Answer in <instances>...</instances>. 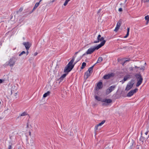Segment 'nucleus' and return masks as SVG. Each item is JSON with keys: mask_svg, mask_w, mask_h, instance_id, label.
<instances>
[{"mask_svg": "<svg viewBox=\"0 0 149 149\" xmlns=\"http://www.w3.org/2000/svg\"><path fill=\"white\" fill-rule=\"evenodd\" d=\"M149 1V0H141V2H144V3L148 2Z\"/></svg>", "mask_w": 149, "mask_h": 149, "instance_id": "obj_27", "label": "nucleus"}, {"mask_svg": "<svg viewBox=\"0 0 149 149\" xmlns=\"http://www.w3.org/2000/svg\"><path fill=\"white\" fill-rule=\"evenodd\" d=\"M86 65V63L85 62H83L82 63L81 67V69H83Z\"/></svg>", "mask_w": 149, "mask_h": 149, "instance_id": "obj_22", "label": "nucleus"}, {"mask_svg": "<svg viewBox=\"0 0 149 149\" xmlns=\"http://www.w3.org/2000/svg\"><path fill=\"white\" fill-rule=\"evenodd\" d=\"M101 11V9H99L97 12V13H100Z\"/></svg>", "mask_w": 149, "mask_h": 149, "instance_id": "obj_42", "label": "nucleus"}, {"mask_svg": "<svg viewBox=\"0 0 149 149\" xmlns=\"http://www.w3.org/2000/svg\"><path fill=\"white\" fill-rule=\"evenodd\" d=\"M105 122V120H103L101 122L99 123V124H97L98 126H102Z\"/></svg>", "mask_w": 149, "mask_h": 149, "instance_id": "obj_24", "label": "nucleus"}, {"mask_svg": "<svg viewBox=\"0 0 149 149\" xmlns=\"http://www.w3.org/2000/svg\"><path fill=\"white\" fill-rule=\"evenodd\" d=\"M91 73L88 72H86L85 73L84 75V78L86 79H87L91 75Z\"/></svg>", "mask_w": 149, "mask_h": 149, "instance_id": "obj_14", "label": "nucleus"}, {"mask_svg": "<svg viewBox=\"0 0 149 149\" xmlns=\"http://www.w3.org/2000/svg\"><path fill=\"white\" fill-rule=\"evenodd\" d=\"M50 93V92L49 91H47V93H45L43 95V97H46L47 96L49 95Z\"/></svg>", "mask_w": 149, "mask_h": 149, "instance_id": "obj_20", "label": "nucleus"}, {"mask_svg": "<svg viewBox=\"0 0 149 149\" xmlns=\"http://www.w3.org/2000/svg\"><path fill=\"white\" fill-rule=\"evenodd\" d=\"M23 45L25 46L26 50H29L31 45V44L28 42H24Z\"/></svg>", "mask_w": 149, "mask_h": 149, "instance_id": "obj_10", "label": "nucleus"}, {"mask_svg": "<svg viewBox=\"0 0 149 149\" xmlns=\"http://www.w3.org/2000/svg\"><path fill=\"white\" fill-rule=\"evenodd\" d=\"M55 0H53L52 1V2H54Z\"/></svg>", "mask_w": 149, "mask_h": 149, "instance_id": "obj_48", "label": "nucleus"}, {"mask_svg": "<svg viewBox=\"0 0 149 149\" xmlns=\"http://www.w3.org/2000/svg\"><path fill=\"white\" fill-rule=\"evenodd\" d=\"M33 58H32L31 59H32V60H33Z\"/></svg>", "mask_w": 149, "mask_h": 149, "instance_id": "obj_51", "label": "nucleus"}, {"mask_svg": "<svg viewBox=\"0 0 149 149\" xmlns=\"http://www.w3.org/2000/svg\"><path fill=\"white\" fill-rule=\"evenodd\" d=\"M40 4V2H37L35 4L34 7L33 9V11H34L39 6Z\"/></svg>", "mask_w": 149, "mask_h": 149, "instance_id": "obj_18", "label": "nucleus"}, {"mask_svg": "<svg viewBox=\"0 0 149 149\" xmlns=\"http://www.w3.org/2000/svg\"><path fill=\"white\" fill-rule=\"evenodd\" d=\"M118 11L120 12H121L122 11V9L121 8H120L118 9Z\"/></svg>", "mask_w": 149, "mask_h": 149, "instance_id": "obj_34", "label": "nucleus"}, {"mask_svg": "<svg viewBox=\"0 0 149 149\" xmlns=\"http://www.w3.org/2000/svg\"><path fill=\"white\" fill-rule=\"evenodd\" d=\"M113 73L107 74L104 76L103 78L104 79H108L111 77L113 76Z\"/></svg>", "mask_w": 149, "mask_h": 149, "instance_id": "obj_13", "label": "nucleus"}, {"mask_svg": "<svg viewBox=\"0 0 149 149\" xmlns=\"http://www.w3.org/2000/svg\"><path fill=\"white\" fill-rule=\"evenodd\" d=\"M102 82H99L97 83V86L96 88V90H99L101 89L102 87Z\"/></svg>", "mask_w": 149, "mask_h": 149, "instance_id": "obj_12", "label": "nucleus"}, {"mask_svg": "<svg viewBox=\"0 0 149 149\" xmlns=\"http://www.w3.org/2000/svg\"><path fill=\"white\" fill-rule=\"evenodd\" d=\"M16 61L15 58L14 57H12L8 61V65L10 67L13 66L15 65Z\"/></svg>", "mask_w": 149, "mask_h": 149, "instance_id": "obj_6", "label": "nucleus"}, {"mask_svg": "<svg viewBox=\"0 0 149 149\" xmlns=\"http://www.w3.org/2000/svg\"><path fill=\"white\" fill-rule=\"evenodd\" d=\"M28 115V113L26 111H24V112L22 113L21 114H20L19 116L18 117V118L19 117H20L22 116H25L27 115Z\"/></svg>", "mask_w": 149, "mask_h": 149, "instance_id": "obj_15", "label": "nucleus"}, {"mask_svg": "<svg viewBox=\"0 0 149 149\" xmlns=\"http://www.w3.org/2000/svg\"><path fill=\"white\" fill-rule=\"evenodd\" d=\"M100 42H101L98 45H100L101 46V47L103 46L105 43L106 42V40H104V38L103 37H101L100 35L99 34L98 36L97 37V40L95 41L94 42V43H98Z\"/></svg>", "mask_w": 149, "mask_h": 149, "instance_id": "obj_2", "label": "nucleus"}, {"mask_svg": "<svg viewBox=\"0 0 149 149\" xmlns=\"http://www.w3.org/2000/svg\"><path fill=\"white\" fill-rule=\"evenodd\" d=\"M12 147L11 145H9L8 146V149H12Z\"/></svg>", "mask_w": 149, "mask_h": 149, "instance_id": "obj_33", "label": "nucleus"}, {"mask_svg": "<svg viewBox=\"0 0 149 149\" xmlns=\"http://www.w3.org/2000/svg\"><path fill=\"white\" fill-rule=\"evenodd\" d=\"M130 30V28L128 27L127 28V32L126 35L124 37V38H127L129 36V31Z\"/></svg>", "mask_w": 149, "mask_h": 149, "instance_id": "obj_19", "label": "nucleus"}, {"mask_svg": "<svg viewBox=\"0 0 149 149\" xmlns=\"http://www.w3.org/2000/svg\"><path fill=\"white\" fill-rule=\"evenodd\" d=\"M29 135H31V133L30 132H29Z\"/></svg>", "mask_w": 149, "mask_h": 149, "instance_id": "obj_44", "label": "nucleus"}, {"mask_svg": "<svg viewBox=\"0 0 149 149\" xmlns=\"http://www.w3.org/2000/svg\"><path fill=\"white\" fill-rule=\"evenodd\" d=\"M95 98L97 100L99 101H101L102 102V100L101 97L97 96L95 97Z\"/></svg>", "mask_w": 149, "mask_h": 149, "instance_id": "obj_23", "label": "nucleus"}, {"mask_svg": "<svg viewBox=\"0 0 149 149\" xmlns=\"http://www.w3.org/2000/svg\"><path fill=\"white\" fill-rule=\"evenodd\" d=\"M42 0H40L39 2H40H40L42 1Z\"/></svg>", "mask_w": 149, "mask_h": 149, "instance_id": "obj_46", "label": "nucleus"}, {"mask_svg": "<svg viewBox=\"0 0 149 149\" xmlns=\"http://www.w3.org/2000/svg\"><path fill=\"white\" fill-rule=\"evenodd\" d=\"M37 54H38L37 52H36L34 53L33 55L34 56H36L37 55Z\"/></svg>", "mask_w": 149, "mask_h": 149, "instance_id": "obj_36", "label": "nucleus"}, {"mask_svg": "<svg viewBox=\"0 0 149 149\" xmlns=\"http://www.w3.org/2000/svg\"><path fill=\"white\" fill-rule=\"evenodd\" d=\"M95 65H93L90 68H89L88 70L87 71V72H89L90 73H91V74L93 72V69L94 66Z\"/></svg>", "mask_w": 149, "mask_h": 149, "instance_id": "obj_16", "label": "nucleus"}, {"mask_svg": "<svg viewBox=\"0 0 149 149\" xmlns=\"http://www.w3.org/2000/svg\"><path fill=\"white\" fill-rule=\"evenodd\" d=\"M29 61H30L31 60H30V59H29Z\"/></svg>", "mask_w": 149, "mask_h": 149, "instance_id": "obj_49", "label": "nucleus"}, {"mask_svg": "<svg viewBox=\"0 0 149 149\" xmlns=\"http://www.w3.org/2000/svg\"><path fill=\"white\" fill-rule=\"evenodd\" d=\"M116 87V85H114L109 87L107 90L106 94H108L110 93L114 90Z\"/></svg>", "mask_w": 149, "mask_h": 149, "instance_id": "obj_7", "label": "nucleus"}, {"mask_svg": "<svg viewBox=\"0 0 149 149\" xmlns=\"http://www.w3.org/2000/svg\"><path fill=\"white\" fill-rule=\"evenodd\" d=\"M75 57H76V56H75V57H74H74H73V58L74 57V58H75Z\"/></svg>", "mask_w": 149, "mask_h": 149, "instance_id": "obj_50", "label": "nucleus"}, {"mask_svg": "<svg viewBox=\"0 0 149 149\" xmlns=\"http://www.w3.org/2000/svg\"><path fill=\"white\" fill-rule=\"evenodd\" d=\"M18 149H19V148H18Z\"/></svg>", "mask_w": 149, "mask_h": 149, "instance_id": "obj_54", "label": "nucleus"}, {"mask_svg": "<svg viewBox=\"0 0 149 149\" xmlns=\"http://www.w3.org/2000/svg\"><path fill=\"white\" fill-rule=\"evenodd\" d=\"M63 79L64 78H63L62 77H61L60 78V81H62L63 80Z\"/></svg>", "mask_w": 149, "mask_h": 149, "instance_id": "obj_35", "label": "nucleus"}, {"mask_svg": "<svg viewBox=\"0 0 149 149\" xmlns=\"http://www.w3.org/2000/svg\"><path fill=\"white\" fill-rule=\"evenodd\" d=\"M134 84V80H132L128 83L126 87L125 90L126 91H128L130 90Z\"/></svg>", "mask_w": 149, "mask_h": 149, "instance_id": "obj_5", "label": "nucleus"}, {"mask_svg": "<svg viewBox=\"0 0 149 149\" xmlns=\"http://www.w3.org/2000/svg\"><path fill=\"white\" fill-rule=\"evenodd\" d=\"M148 7H149V5H148Z\"/></svg>", "mask_w": 149, "mask_h": 149, "instance_id": "obj_52", "label": "nucleus"}, {"mask_svg": "<svg viewBox=\"0 0 149 149\" xmlns=\"http://www.w3.org/2000/svg\"><path fill=\"white\" fill-rule=\"evenodd\" d=\"M131 78L130 76L129 75H127L125 76L123 80L124 81H125L127 80L128 79Z\"/></svg>", "mask_w": 149, "mask_h": 149, "instance_id": "obj_17", "label": "nucleus"}, {"mask_svg": "<svg viewBox=\"0 0 149 149\" xmlns=\"http://www.w3.org/2000/svg\"><path fill=\"white\" fill-rule=\"evenodd\" d=\"M145 19L146 20H147L148 21V23L149 21V17L148 15L146 16L145 17Z\"/></svg>", "mask_w": 149, "mask_h": 149, "instance_id": "obj_25", "label": "nucleus"}, {"mask_svg": "<svg viewBox=\"0 0 149 149\" xmlns=\"http://www.w3.org/2000/svg\"><path fill=\"white\" fill-rule=\"evenodd\" d=\"M26 53V52H25V51H22V52H21L19 55V56H21V55H23V54H25Z\"/></svg>", "mask_w": 149, "mask_h": 149, "instance_id": "obj_29", "label": "nucleus"}, {"mask_svg": "<svg viewBox=\"0 0 149 149\" xmlns=\"http://www.w3.org/2000/svg\"><path fill=\"white\" fill-rule=\"evenodd\" d=\"M148 131H147V132H145V134L146 135H147V134H148Z\"/></svg>", "mask_w": 149, "mask_h": 149, "instance_id": "obj_41", "label": "nucleus"}, {"mask_svg": "<svg viewBox=\"0 0 149 149\" xmlns=\"http://www.w3.org/2000/svg\"><path fill=\"white\" fill-rule=\"evenodd\" d=\"M148 23V21H147V24Z\"/></svg>", "mask_w": 149, "mask_h": 149, "instance_id": "obj_53", "label": "nucleus"}, {"mask_svg": "<svg viewBox=\"0 0 149 149\" xmlns=\"http://www.w3.org/2000/svg\"><path fill=\"white\" fill-rule=\"evenodd\" d=\"M138 91L137 88H135L134 90H132L130 91L127 94V96L131 97L132 96L134 93H136Z\"/></svg>", "mask_w": 149, "mask_h": 149, "instance_id": "obj_9", "label": "nucleus"}, {"mask_svg": "<svg viewBox=\"0 0 149 149\" xmlns=\"http://www.w3.org/2000/svg\"><path fill=\"white\" fill-rule=\"evenodd\" d=\"M78 53V52H76L75 54H77Z\"/></svg>", "mask_w": 149, "mask_h": 149, "instance_id": "obj_45", "label": "nucleus"}, {"mask_svg": "<svg viewBox=\"0 0 149 149\" xmlns=\"http://www.w3.org/2000/svg\"><path fill=\"white\" fill-rule=\"evenodd\" d=\"M67 74L65 73L63 74L61 77H62L63 78H64Z\"/></svg>", "mask_w": 149, "mask_h": 149, "instance_id": "obj_31", "label": "nucleus"}, {"mask_svg": "<svg viewBox=\"0 0 149 149\" xmlns=\"http://www.w3.org/2000/svg\"><path fill=\"white\" fill-rule=\"evenodd\" d=\"M103 60V58L102 57H99L97 60L96 63H98L102 62Z\"/></svg>", "mask_w": 149, "mask_h": 149, "instance_id": "obj_21", "label": "nucleus"}, {"mask_svg": "<svg viewBox=\"0 0 149 149\" xmlns=\"http://www.w3.org/2000/svg\"><path fill=\"white\" fill-rule=\"evenodd\" d=\"M70 0H65V2L64 3L63 5L64 6H66L68 4V2L70 1Z\"/></svg>", "mask_w": 149, "mask_h": 149, "instance_id": "obj_26", "label": "nucleus"}, {"mask_svg": "<svg viewBox=\"0 0 149 149\" xmlns=\"http://www.w3.org/2000/svg\"><path fill=\"white\" fill-rule=\"evenodd\" d=\"M129 61V60H125L124 61L123 63H122V64L123 65L126 62H128Z\"/></svg>", "mask_w": 149, "mask_h": 149, "instance_id": "obj_30", "label": "nucleus"}, {"mask_svg": "<svg viewBox=\"0 0 149 149\" xmlns=\"http://www.w3.org/2000/svg\"><path fill=\"white\" fill-rule=\"evenodd\" d=\"M18 92H16L15 94H14V95L15 96H16L17 95V94H18Z\"/></svg>", "mask_w": 149, "mask_h": 149, "instance_id": "obj_38", "label": "nucleus"}, {"mask_svg": "<svg viewBox=\"0 0 149 149\" xmlns=\"http://www.w3.org/2000/svg\"><path fill=\"white\" fill-rule=\"evenodd\" d=\"M2 82L3 80L1 79H0V84L2 83Z\"/></svg>", "mask_w": 149, "mask_h": 149, "instance_id": "obj_40", "label": "nucleus"}, {"mask_svg": "<svg viewBox=\"0 0 149 149\" xmlns=\"http://www.w3.org/2000/svg\"><path fill=\"white\" fill-rule=\"evenodd\" d=\"M98 127L99 126H98L97 125L95 127V130H96L98 129Z\"/></svg>", "mask_w": 149, "mask_h": 149, "instance_id": "obj_32", "label": "nucleus"}, {"mask_svg": "<svg viewBox=\"0 0 149 149\" xmlns=\"http://www.w3.org/2000/svg\"><path fill=\"white\" fill-rule=\"evenodd\" d=\"M28 50H27V52H26V55H28V54H29V52Z\"/></svg>", "mask_w": 149, "mask_h": 149, "instance_id": "obj_39", "label": "nucleus"}, {"mask_svg": "<svg viewBox=\"0 0 149 149\" xmlns=\"http://www.w3.org/2000/svg\"><path fill=\"white\" fill-rule=\"evenodd\" d=\"M102 102H105L102 104V105L103 106L107 105L111 103L112 102V100L110 99H105L102 100Z\"/></svg>", "mask_w": 149, "mask_h": 149, "instance_id": "obj_8", "label": "nucleus"}, {"mask_svg": "<svg viewBox=\"0 0 149 149\" xmlns=\"http://www.w3.org/2000/svg\"><path fill=\"white\" fill-rule=\"evenodd\" d=\"M122 24V21L121 20H119L118 22L117 23L116 27L114 30V31L116 32L119 29L121 24Z\"/></svg>", "mask_w": 149, "mask_h": 149, "instance_id": "obj_11", "label": "nucleus"}, {"mask_svg": "<svg viewBox=\"0 0 149 149\" xmlns=\"http://www.w3.org/2000/svg\"><path fill=\"white\" fill-rule=\"evenodd\" d=\"M135 68H139V67H137V66H135Z\"/></svg>", "mask_w": 149, "mask_h": 149, "instance_id": "obj_43", "label": "nucleus"}, {"mask_svg": "<svg viewBox=\"0 0 149 149\" xmlns=\"http://www.w3.org/2000/svg\"><path fill=\"white\" fill-rule=\"evenodd\" d=\"M100 45H97L94 47H91L89 48L86 51V53L87 54H91L93 53L95 49H98L101 47Z\"/></svg>", "mask_w": 149, "mask_h": 149, "instance_id": "obj_3", "label": "nucleus"}, {"mask_svg": "<svg viewBox=\"0 0 149 149\" xmlns=\"http://www.w3.org/2000/svg\"><path fill=\"white\" fill-rule=\"evenodd\" d=\"M145 69V67L144 66H142L140 68V70L143 71Z\"/></svg>", "mask_w": 149, "mask_h": 149, "instance_id": "obj_28", "label": "nucleus"}, {"mask_svg": "<svg viewBox=\"0 0 149 149\" xmlns=\"http://www.w3.org/2000/svg\"><path fill=\"white\" fill-rule=\"evenodd\" d=\"M74 60V57L65 67L64 70V72L68 74V73L74 67V65H73L72 63Z\"/></svg>", "mask_w": 149, "mask_h": 149, "instance_id": "obj_1", "label": "nucleus"}, {"mask_svg": "<svg viewBox=\"0 0 149 149\" xmlns=\"http://www.w3.org/2000/svg\"><path fill=\"white\" fill-rule=\"evenodd\" d=\"M146 62H145V63H144V65H146Z\"/></svg>", "mask_w": 149, "mask_h": 149, "instance_id": "obj_47", "label": "nucleus"}, {"mask_svg": "<svg viewBox=\"0 0 149 149\" xmlns=\"http://www.w3.org/2000/svg\"><path fill=\"white\" fill-rule=\"evenodd\" d=\"M22 10H23V8H20L19 10V11L21 12L22 11Z\"/></svg>", "mask_w": 149, "mask_h": 149, "instance_id": "obj_37", "label": "nucleus"}, {"mask_svg": "<svg viewBox=\"0 0 149 149\" xmlns=\"http://www.w3.org/2000/svg\"><path fill=\"white\" fill-rule=\"evenodd\" d=\"M137 82L136 85L137 87L139 86L142 83L143 78L140 74H137L136 76Z\"/></svg>", "mask_w": 149, "mask_h": 149, "instance_id": "obj_4", "label": "nucleus"}]
</instances>
